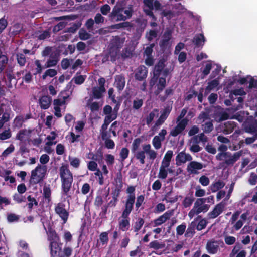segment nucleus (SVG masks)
<instances>
[{
	"instance_id": "obj_46",
	"label": "nucleus",
	"mask_w": 257,
	"mask_h": 257,
	"mask_svg": "<svg viewBox=\"0 0 257 257\" xmlns=\"http://www.w3.org/2000/svg\"><path fill=\"white\" fill-rule=\"evenodd\" d=\"M132 24L130 22H123L122 23L116 24L112 26V28L119 29L121 28H128V27H132Z\"/></svg>"
},
{
	"instance_id": "obj_4",
	"label": "nucleus",
	"mask_w": 257,
	"mask_h": 257,
	"mask_svg": "<svg viewBox=\"0 0 257 257\" xmlns=\"http://www.w3.org/2000/svg\"><path fill=\"white\" fill-rule=\"evenodd\" d=\"M241 155V151L235 152L233 154L230 152H220L216 156V159L218 161H223V163L228 166L233 165Z\"/></svg>"
},
{
	"instance_id": "obj_11",
	"label": "nucleus",
	"mask_w": 257,
	"mask_h": 257,
	"mask_svg": "<svg viewBox=\"0 0 257 257\" xmlns=\"http://www.w3.org/2000/svg\"><path fill=\"white\" fill-rule=\"evenodd\" d=\"M203 168V164L195 161H191L187 165V170L191 174H197L198 173L197 170L202 169Z\"/></svg>"
},
{
	"instance_id": "obj_64",
	"label": "nucleus",
	"mask_w": 257,
	"mask_h": 257,
	"mask_svg": "<svg viewBox=\"0 0 257 257\" xmlns=\"http://www.w3.org/2000/svg\"><path fill=\"white\" fill-rule=\"evenodd\" d=\"M168 175V171L167 169L163 167H160L158 174V177L161 179H165L167 178Z\"/></svg>"
},
{
	"instance_id": "obj_29",
	"label": "nucleus",
	"mask_w": 257,
	"mask_h": 257,
	"mask_svg": "<svg viewBox=\"0 0 257 257\" xmlns=\"http://www.w3.org/2000/svg\"><path fill=\"white\" fill-rule=\"evenodd\" d=\"M115 181L116 183V187L113 191H118L121 192V188L123 186L122 182V177L121 173H117L116 175V178L115 179Z\"/></svg>"
},
{
	"instance_id": "obj_15",
	"label": "nucleus",
	"mask_w": 257,
	"mask_h": 257,
	"mask_svg": "<svg viewBox=\"0 0 257 257\" xmlns=\"http://www.w3.org/2000/svg\"><path fill=\"white\" fill-rule=\"evenodd\" d=\"M44 228L46 231L48 235V240L50 242H58L60 241V238L56 231L53 229L51 227H48V231L46 230L44 224H43Z\"/></svg>"
},
{
	"instance_id": "obj_12",
	"label": "nucleus",
	"mask_w": 257,
	"mask_h": 257,
	"mask_svg": "<svg viewBox=\"0 0 257 257\" xmlns=\"http://www.w3.org/2000/svg\"><path fill=\"white\" fill-rule=\"evenodd\" d=\"M148 74V69L144 65L139 66L135 74V78L138 81H143L145 80Z\"/></svg>"
},
{
	"instance_id": "obj_58",
	"label": "nucleus",
	"mask_w": 257,
	"mask_h": 257,
	"mask_svg": "<svg viewBox=\"0 0 257 257\" xmlns=\"http://www.w3.org/2000/svg\"><path fill=\"white\" fill-rule=\"evenodd\" d=\"M129 154V150L127 148H122L120 152V157L121 161H124Z\"/></svg>"
},
{
	"instance_id": "obj_13",
	"label": "nucleus",
	"mask_w": 257,
	"mask_h": 257,
	"mask_svg": "<svg viewBox=\"0 0 257 257\" xmlns=\"http://www.w3.org/2000/svg\"><path fill=\"white\" fill-rule=\"evenodd\" d=\"M192 160V157L189 154H186L184 151H182L178 154L176 157V165H181L182 163H185L186 161H191Z\"/></svg>"
},
{
	"instance_id": "obj_43",
	"label": "nucleus",
	"mask_w": 257,
	"mask_h": 257,
	"mask_svg": "<svg viewBox=\"0 0 257 257\" xmlns=\"http://www.w3.org/2000/svg\"><path fill=\"white\" fill-rule=\"evenodd\" d=\"M194 198L193 196L185 197L182 202V204L184 208H188L190 207L193 201H194Z\"/></svg>"
},
{
	"instance_id": "obj_10",
	"label": "nucleus",
	"mask_w": 257,
	"mask_h": 257,
	"mask_svg": "<svg viewBox=\"0 0 257 257\" xmlns=\"http://www.w3.org/2000/svg\"><path fill=\"white\" fill-rule=\"evenodd\" d=\"M219 241L214 239L209 240L206 244V248L207 252L210 254H216L219 248Z\"/></svg>"
},
{
	"instance_id": "obj_39",
	"label": "nucleus",
	"mask_w": 257,
	"mask_h": 257,
	"mask_svg": "<svg viewBox=\"0 0 257 257\" xmlns=\"http://www.w3.org/2000/svg\"><path fill=\"white\" fill-rule=\"evenodd\" d=\"M79 37L81 40H86L90 38L91 35L85 29L81 28L79 31Z\"/></svg>"
},
{
	"instance_id": "obj_22",
	"label": "nucleus",
	"mask_w": 257,
	"mask_h": 257,
	"mask_svg": "<svg viewBox=\"0 0 257 257\" xmlns=\"http://www.w3.org/2000/svg\"><path fill=\"white\" fill-rule=\"evenodd\" d=\"M105 91V89H102L98 86L93 87L92 88V96L94 99H101L103 97V94Z\"/></svg>"
},
{
	"instance_id": "obj_2",
	"label": "nucleus",
	"mask_w": 257,
	"mask_h": 257,
	"mask_svg": "<svg viewBox=\"0 0 257 257\" xmlns=\"http://www.w3.org/2000/svg\"><path fill=\"white\" fill-rule=\"evenodd\" d=\"M59 174L61 181L62 194L68 195L73 181V175L67 164H62L59 169Z\"/></svg>"
},
{
	"instance_id": "obj_6",
	"label": "nucleus",
	"mask_w": 257,
	"mask_h": 257,
	"mask_svg": "<svg viewBox=\"0 0 257 257\" xmlns=\"http://www.w3.org/2000/svg\"><path fill=\"white\" fill-rule=\"evenodd\" d=\"M46 167L38 165L31 171L30 183L32 185L37 184L41 182L45 175Z\"/></svg>"
},
{
	"instance_id": "obj_1",
	"label": "nucleus",
	"mask_w": 257,
	"mask_h": 257,
	"mask_svg": "<svg viewBox=\"0 0 257 257\" xmlns=\"http://www.w3.org/2000/svg\"><path fill=\"white\" fill-rule=\"evenodd\" d=\"M136 187L134 186H129L126 190V193L127 194L126 199L124 203V209L122 212L121 217V220L118 222L119 229L124 232L128 230L130 227V214L133 209L135 196Z\"/></svg>"
},
{
	"instance_id": "obj_23",
	"label": "nucleus",
	"mask_w": 257,
	"mask_h": 257,
	"mask_svg": "<svg viewBox=\"0 0 257 257\" xmlns=\"http://www.w3.org/2000/svg\"><path fill=\"white\" fill-rule=\"evenodd\" d=\"M120 194V193L118 191H115L113 190L111 192L112 198L109 202H108L107 204H106L107 206H109L110 208L115 207L118 202V197Z\"/></svg>"
},
{
	"instance_id": "obj_53",
	"label": "nucleus",
	"mask_w": 257,
	"mask_h": 257,
	"mask_svg": "<svg viewBox=\"0 0 257 257\" xmlns=\"http://www.w3.org/2000/svg\"><path fill=\"white\" fill-rule=\"evenodd\" d=\"M159 46L161 51L163 52H165L168 48L170 47V42L166 41L165 40H161L159 42Z\"/></svg>"
},
{
	"instance_id": "obj_9",
	"label": "nucleus",
	"mask_w": 257,
	"mask_h": 257,
	"mask_svg": "<svg viewBox=\"0 0 257 257\" xmlns=\"http://www.w3.org/2000/svg\"><path fill=\"white\" fill-rule=\"evenodd\" d=\"M62 243L60 241L51 242L49 244L51 257L59 256L62 251Z\"/></svg>"
},
{
	"instance_id": "obj_7",
	"label": "nucleus",
	"mask_w": 257,
	"mask_h": 257,
	"mask_svg": "<svg viewBox=\"0 0 257 257\" xmlns=\"http://www.w3.org/2000/svg\"><path fill=\"white\" fill-rule=\"evenodd\" d=\"M123 7L121 6L116 5L112 9V12L109 14V18L112 21H125L126 18L123 15Z\"/></svg>"
},
{
	"instance_id": "obj_55",
	"label": "nucleus",
	"mask_w": 257,
	"mask_h": 257,
	"mask_svg": "<svg viewBox=\"0 0 257 257\" xmlns=\"http://www.w3.org/2000/svg\"><path fill=\"white\" fill-rule=\"evenodd\" d=\"M242 245L237 242L232 249L231 253L230 254V257H233L235 254L239 252L240 250L242 248Z\"/></svg>"
},
{
	"instance_id": "obj_37",
	"label": "nucleus",
	"mask_w": 257,
	"mask_h": 257,
	"mask_svg": "<svg viewBox=\"0 0 257 257\" xmlns=\"http://www.w3.org/2000/svg\"><path fill=\"white\" fill-rule=\"evenodd\" d=\"M163 141L164 140H162L159 136H155L153 139L152 144L156 149L158 150L161 147V142Z\"/></svg>"
},
{
	"instance_id": "obj_28",
	"label": "nucleus",
	"mask_w": 257,
	"mask_h": 257,
	"mask_svg": "<svg viewBox=\"0 0 257 257\" xmlns=\"http://www.w3.org/2000/svg\"><path fill=\"white\" fill-rule=\"evenodd\" d=\"M32 133L31 130H27L26 128H24L20 130L16 135V139L22 141L24 140L26 136L30 135Z\"/></svg>"
},
{
	"instance_id": "obj_3",
	"label": "nucleus",
	"mask_w": 257,
	"mask_h": 257,
	"mask_svg": "<svg viewBox=\"0 0 257 257\" xmlns=\"http://www.w3.org/2000/svg\"><path fill=\"white\" fill-rule=\"evenodd\" d=\"M187 112V108H183L179 115L176 119L177 124L176 126L172 130L170 133V135L173 137H176L179 134H181L186 128L188 120L187 118H183Z\"/></svg>"
},
{
	"instance_id": "obj_35",
	"label": "nucleus",
	"mask_w": 257,
	"mask_h": 257,
	"mask_svg": "<svg viewBox=\"0 0 257 257\" xmlns=\"http://www.w3.org/2000/svg\"><path fill=\"white\" fill-rule=\"evenodd\" d=\"M144 220L142 218H138L134 226V231L138 233L144 224Z\"/></svg>"
},
{
	"instance_id": "obj_45",
	"label": "nucleus",
	"mask_w": 257,
	"mask_h": 257,
	"mask_svg": "<svg viewBox=\"0 0 257 257\" xmlns=\"http://www.w3.org/2000/svg\"><path fill=\"white\" fill-rule=\"evenodd\" d=\"M155 43H153L147 46L144 50V55L146 56H153L152 53L153 52V48L155 47Z\"/></svg>"
},
{
	"instance_id": "obj_32",
	"label": "nucleus",
	"mask_w": 257,
	"mask_h": 257,
	"mask_svg": "<svg viewBox=\"0 0 257 257\" xmlns=\"http://www.w3.org/2000/svg\"><path fill=\"white\" fill-rule=\"evenodd\" d=\"M172 192V190L167 192L165 195V197L163 200H165L166 202H169L171 203H174L177 202L178 199V196L175 195L174 196H172L171 195Z\"/></svg>"
},
{
	"instance_id": "obj_44",
	"label": "nucleus",
	"mask_w": 257,
	"mask_h": 257,
	"mask_svg": "<svg viewBox=\"0 0 257 257\" xmlns=\"http://www.w3.org/2000/svg\"><path fill=\"white\" fill-rule=\"evenodd\" d=\"M69 160L70 161V164L71 166L75 168H77L79 167L80 160L79 158L69 156Z\"/></svg>"
},
{
	"instance_id": "obj_57",
	"label": "nucleus",
	"mask_w": 257,
	"mask_h": 257,
	"mask_svg": "<svg viewBox=\"0 0 257 257\" xmlns=\"http://www.w3.org/2000/svg\"><path fill=\"white\" fill-rule=\"evenodd\" d=\"M133 51L131 50V48H125L123 49L122 52L121 53L122 58L125 59L127 58H129L132 56Z\"/></svg>"
},
{
	"instance_id": "obj_52",
	"label": "nucleus",
	"mask_w": 257,
	"mask_h": 257,
	"mask_svg": "<svg viewBox=\"0 0 257 257\" xmlns=\"http://www.w3.org/2000/svg\"><path fill=\"white\" fill-rule=\"evenodd\" d=\"M137 200L135 203V208L136 210H138L139 208L140 207V206L142 205V204L144 203L145 197L144 195H140L137 196Z\"/></svg>"
},
{
	"instance_id": "obj_8",
	"label": "nucleus",
	"mask_w": 257,
	"mask_h": 257,
	"mask_svg": "<svg viewBox=\"0 0 257 257\" xmlns=\"http://www.w3.org/2000/svg\"><path fill=\"white\" fill-rule=\"evenodd\" d=\"M54 210L63 221V224L66 223L68 220L69 213L65 208V205L62 202L58 203L56 205Z\"/></svg>"
},
{
	"instance_id": "obj_38",
	"label": "nucleus",
	"mask_w": 257,
	"mask_h": 257,
	"mask_svg": "<svg viewBox=\"0 0 257 257\" xmlns=\"http://www.w3.org/2000/svg\"><path fill=\"white\" fill-rule=\"evenodd\" d=\"M81 23L79 21L74 23L70 27L67 28L66 32L74 33L81 27Z\"/></svg>"
},
{
	"instance_id": "obj_24",
	"label": "nucleus",
	"mask_w": 257,
	"mask_h": 257,
	"mask_svg": "<svg viewBox=\"0 0 257 257\" xmlns=\"http://www.w3.org/2000/svg\"><path fill=\"white\" fill-rule=\"evenodd\" d=\"M236 126L235 122L228 121L224 124L223 132L225 134H229L231 133Z\"/></svg>"
},
{
	"instance_id": "obj_19",
	"label": "nucleus",
	"mask_w": 257,
	"mask_h": 257,
	"mask_svg": "<svg viewBox=\"0 0 257 257\" xmlns=\"http://www.w3.org/2000/svg\"><path fill=\"white\" fill-rule=\"evenodd\" d=\"M172 215V213L170 211H166L163 215L154 220V226H158L162 225L163 223L167 221V220H169Z\"/></svg>"
},
{
	"instance_id": "obj_21",
	"label": "nucleus",
	"mask_w": 257,
	"mask_h": 257,
	"mask_svg": "<svg viewBox=\"0 0 257 257\" xmlns=\"http://www.w3.org/2000/svg\"><path fill=\"white\" fill-rule=\"evenodd\" d=\"M51 101L52 98L50 96H42L39 99L40 106L42 109H47L50 107Z\"/></svg>"
},
{
	"instance_id": "obj_51",
	"label": "nucleus",
	"mask_w": 257,
	"mask_h": 257,
	"mask_svg": "<svg viewBox=\"0 0 257 257\" xmlns=\"http://www.w3.org/2000/svg\"><path fill=\"white\" fill-rule=\"evenodd\" d=\"M99 239L102 245L106 244L109 241L108 233L107 232H103L99 235Z\"/></svg>"
},
{
	"instance_id": "obj_60",
	"label": "nucleus",
	"mask_w": 257,
	"mask_h": 257,
	"mask_svg": "<svg viewBox=\"0 0 257 257\" xmlns=\"http://www.w3.org/2000/svg\"><path fill=\"white\" fill-rule=\"evenodd\" d=\"M35 64L36 66V68L35 69V72L34 73V75L40 74L42 73L44 67L42 66L40 60H36L35 61Z\"/></svg>"
},
{
	"instance_id": "obj_25",
	"label": "nucleus",
	"mask_w": 257,
	"mask_h": 257,
	"mask_svg": "<svg viewBox=\"0 0 257 257\" xmlns=\"http://www.w3.org/2000/svg\"><path fill=\"white\" fill-rule=\"evenodd\" d=\"M196 226V223L195 221L191 222V224L188 226L185 233V237L187 238H192L195 233V228Z\"/></svg>"
},
{
	"instance_id": "obj_42",
	"label": "nucleus",
	"mask_w": 257,
	"mask_h": 257,
	"mask_svg": "<svg viewBox=\"0 0 257 257\" xmlns=\"http://www.w3.org/2000/svg\"><path fill=\"white\" fill-rule=\"evenodd\" d=\"M164 246V244L160 243L158 240L152 241L149 245V247L150 248H153L156 250L162 248Z\"/></svg>"
},
{
	"instance_id": "obj_33",
	"label": "nucleus",
	"mask_w": 257,
	"mask_h": 257,
	"mask_svg": "<svg viewBox=\"0 0 257 257\" xmlns=\"http://www.w3.org/2000/svg\"><path fill=\"white\" fill-rule=\"evenodd\" d=\"M24 120V117L22 115L17 116L13 121L14 127L15 128H20L22 127Z\"/></svg>"
},
{
	"instance_id": "obj_18",
	"label": "nucleus",
	"mask_w": 257,
	"mask_h": 257,
	"mask_svg": "<svg viewBox=\"0 0 257 257\" xmlns=\"http://www.w3.org/2000/svg\"><path fill=\"white\" fill-rule=\"evenodd\" d=\"M210 207V205L208 204H205L202 206H200L196 208H192L188 213V216L190 219L192 218L195 215H198L201 212H206Z\"/></svg>"
},
{
	"instance_id": "obj_62",
	"label": "nucleus",
	"mask_w": 257,
	"mask_h": 257,
	"mask_svg": "<svg viewBox=\"0 0 257 257\" xmlns=\"http://www.w3.org/2000/svg\"><path fill=\"white\" fill-rule=\"evenodd\" d=\"M143 104V99L137 98L133 101V107L134 109L138 110L142 106Z\"/></svg>"
},
{
	"instance_id": "obj_26",
	"label": "nucleus",
	"mask_w": 257,
	"mask_h": 257,
	"mask_svg": "<svg viewBox=\"0 0 257 257\" xmlns=\"http://www.w3.org/2000/svg\"><path fill=\"white\" fill-rule=\"evenodd\" d=\"M165 67V61L163 59H160L157 64L154 67L153 73L160 75L161 73L164 69Z\"/></svg>"
},
{
	"instance_id": "obj_59",
	"label": "nucleus",
	"mask_w": 257,
	"mask_h": 257,
	"mask_svg": "<svg viewBox=\"0 0 257 257\" xmlns=\"http://www.w3.org/2000/svg\"><path fill=\"white\" fill-rule=\"evenodd\" d=\"M91 155L92 156L91 159L93 160L98 161L99 163L100 162V161L102 160L103 155L101 150H98L96 154H92Z\"/></svg>"
},
{
	"instance_id": "obj_41",
	"label": "nucleus",
	"mask_w": 257,
	"mask_h": 257,
	"mask_svg": "<svg viewBox=\"0 0 257 257\" xmlns=\"http://www.w3.org/2000/svg\"><path fill=\"white\" fill-rule=\"evenodd\" d=\"M78 74V73H77L76 75ZM86 78V75H76L75 77H74L72 79V80L74 81V83L77 85H81L83 84L85 79Z\"/></svg>"
},
{
	"instance_id": "obj_36",
	"label": "nucleus",
	"mask_w": 257,
	"mask_h": 257,
	"mask_svg": "<svg viewBox=\"0 0 257 257\" xmlns=\"http://www.w3.org/2000/svg\"><path fill=\"white\" fill-rule=\"evenodd\" d=\"M159 30H150L148 32L146 33V38L149 41H151L154 38H155L158 36Z\"/></svg>"
},
{
	"instance_id": "obj_5",
	"label": "nucleus",
	"mask_w": 257,
	"mask_h": 257,
	"mask_svg": "<svg viewBox=\"0 0 257 257\" xmlns=\"http://www.w3.org/2000/svg\"><path fill=\"white\" fill-rule=\"evenodd\" d=\"M156 85V89L154 91L155 95H159L166 86V80L165 77H160V75L153 73V77L149 81V86L152 88Z\"/></svg>"
},
{
	"instance_id": "obj_54",
	"label": "nucleus",
	"mask_w": 257,
	"mask_h": 257,
	"mask_svg": "<svg viewBox=\"0 0 257 257\" xmlns=\"http://www.w3.org/2000/svg\"><path fill=\"white\" fill-rule=\"evenodd\" d=\"M51 191L49 187L44 186L43 187V196L44 197L50 201L51 198Z\"/></svg>"
},
{
	"instance_id": "obj_17",
	"label": "nucleus",
	"mask_w": 257,
	"mask_h": 257,
	"mask_svg": "<svg viewBox=\"0 0 257 257\" xmlns=\"http://www.w3.org/2000/svg\"><path fill=\"white\" fill-rule=\"evenodd\" d=\"M224 205L222 203L217 204L213 210L207 214L208 219H214L219 216L223 211Z\"/></svg>"
},
{
	"instance_id": "obj_48",
	"label": "nucleus",
	"mask_w": 257,
	"mask_h": 257,
	"mask_svg": "<svg viewBox=\"0 0 257 257\" xmlns=\"http://www.w3.org/2000/svg\"><path fill=\"white\" fill-rule=\"evenodd\" d=\"M186 225L185 223H182L176 227V234L177 236L182 235L186 230Z\"/></svg>"
},
{
	"instance_id": "obj_56",
	"label": "nucleus",
	"mask_w": 257,
	"mask_h": 257,
	"mask_svg": "<svg viewBox=\"0 0 257 257\" xmlns=\"http://www.w3.org/2000/svg\"><path fill=\"white\" fill-rule=\"evenodd\" d=\"M145 152H143L142 151H139L137 152L135 154L136 158L137 160H139L140 163L142 164H144L145 163Z\"/></svg>"
},
{
	"instance_id": "obj_16",
	"label": "nucleus",
	"mask_w": 257,
	"mask_h": 257,
	"mask_svg": "<svg viewBox=\"0 0 257 257\" xmlns=\"http://www.w3.org/2000/svg\"><path fill=\"white\" fill-rule=\"evenodd\" d=\"M123 42L118 36L116 37L111 42L110 47V52L115 51L117 53L122 48Z\"/></svg>"
},
{
	"instance_id": "obj_27",
	"label": "nucleus",
	"mask_w": 257,
	"mask_h": 257,
	"mask_svg": "<svg viewBox=\"0 0 257 257\" xmlns=\"http://www.w3.org/2000/svg\"><path fill=\"white\" fill-rule=\"evenodd\" d=\"M218 80L215 79L209 82L205 90V94H208L211 90L215 88L219 85Z\"/></svg>"
},
{
	"instance_id": "obj_30",
	"label": "nucleus",
	"mask_w": 257,
	"mask_h": 257,
	"mask_svg": "<svg viewBox=\"0 0 257 257\" xmlns=\"http://www.w3.org/2000/svg\"><path fill=\"white\" fill-rule=\"evenodd\" d=\"M225 186V183L222 181H218L212 183L210 186V190L212 192H215L222 189Z\"/></svg>"
},
{
	"instance_id": "obj_31",
	"label": "nucleus",
	"mask_w": 257,
	"mask_h": 257,
	"mask_svg": "<svg viewBox=\"0 0 257 257\" xmlns=\"http://www.w3.org/2000/svg\"><path fill=\"white\" fill-rule=\"evenodd\" d=\"M173 93L174 90L173 88L171 87H168L165 89L164 95H159V98L162 102H164L167 100L169 96L172 95Z\"/></svg>"
},
{
	"instance_id": "obj_34",
	"label": "nucleus",
	"mask_w": 257,
	"mask_h": 257,
	"mask_svg": "<svg viewBox=\"0 0 257 257\" xmlns=\"http://www.w3.org/2000/svg\"><path fill=\"white\" fill-rule=\"evenodd\" d=\"M205 41V37L202 34L196 36L194 37L193 43L195 45L196 47H199L203 44H201L202 42H204Z\"/></svg>"
},
{
	"instance_id": "obj_14",
	"label": "nucleus",
	"mask_w": 257,
	"mask_h": 257,
	"mask_svg": "<svg viewBox=\"0 0 257 257\" xmlns=\"http://www.w3.org/2000/svg\"><path fill=\"white\" fill-rule=\"evenodd\" d=\"M171 110V107L169 106H166L161 113L159 118L156 121L155 125L159 126L162 124L168 117Z\"/></svg>"
},
{
	"instance_id": "obj_49",
	"label": "nucleus",
	"mask_w": 257,
	"mask_h": 257,
	"mask_svg": "<svg viewBox=\"0 0 257 257\" xmlns=\"http://www.w3.org/2000/svg\"><path fill=\"white\" fill-rule=\"evenodd\" d=\"M108 208L110 207L107 206V204H105L101 207V211L99 214V216L101 219H106L107 218L106 214L107 213Z\"/></svg>"
},
{
	"instance_id": "obj_47",
	"label": "nucleus",
	"mask_w": 257,
	"mask_h": 257,
	"mask_svg": "<svg viewBox=\"0 0 257 257\" xmlns=\"http://www.w3.org/2000/svg\"><path fill=\"white\" fill-rule=\"evenodd\" d=\"M202 126L203 127L202 129L205 133H210L214 128L212 121L206 122Z\"/></svg>"
},
{
	"instance_id": "obj_40",
	"label": "nucleus",
	"mask_w": 257,
	"mask_h": 257,
	"mask_svg": "<svg viewBox=\"0 0 257 257\" xmlns=\"http://www.w3.org/2000/svg\"><path fill=\"white\" fill-rule=\"evenodd\" d=\"M17 61L20 66H24L26 62V57L22 53H17L16 54Z\"/></svg>"
},
{
	"instance_id": "obj_50",
	"label": "nucleus",
	"mask_w": 257,
	"mask_h": 257,
	"mask_svg": "<svg viewBox=\"0 0 257 257\" xmlns=\"http://www.w3.org/2000/svg\"><path fill=\"white\" fill-rule=\"evenodd\" d=\"M13 198L17 203H21L26 201L25 197L19 193H15L13 196Z\"/></svg>"
},
{
	"instance_id": "obj_63",
	"label": "nucleus",
	"mask_w": 257,
	"mask_h": 257,
	"mask_svg": "<svg viewBox=\"0 0 257 257\" xmlns=\"http://www.w3.org/2000/svg\"><path fill=\"white\" fill-rule=\"evenodd\" d=\"M15 147L13 144H11L9 147L6 148L2 153V156L4 157H7L9 154L14 152Z\"/></svg>"
},
{
	"instance_id": "obj_61",
	"label": "nucleus",
	"mask_w": 257,
	"mask_h": 257,
	"mask_svg": "<svg viewBox=\"0 0 257 257\" xmlns=\"http://www.w3.org/2000/svg\"><path fill=\"white\" fill-rule=\"evenodd\" d=\"M207 222L205 219H201L198 224H196V228L197 230L200 231L203 229H204L207 225Z\"/></svg>"
},
{
	"instance_id": "obj_20",
	"label": "nucleus",
	"mask_w": 257,
	"mask_h": 257,
	"mask_svg": "<svg viewBox=\"0 0 257 257\" xmlns=\"http://www.w3.org/2000/svg\"><path fill=\"white\" fill-rule=\"evenodd\" d=\"M114 84L119 91L123 89L125 85V79L123 74L116 75L115 77Z\"/></svg>"
}]
</instances>
